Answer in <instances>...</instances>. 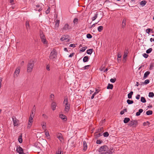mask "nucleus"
I'll use <instances>...</instances> for the list:
<instances>
[{"label": "nucleus", "mask_w": 154, "mask_h": 154, "mask_svg": "<svg viewBox=\"0 0 154 154\" xmlns=\"http://www.w3.org/2000/svg\"><path fill=\"white\" fill-rule=\"evenodd\" d=\"M83 149L85 151L87 149V146L86 142L85 141H84L83 142Z\"/></svg>", "instance_id": "obj_18"}, {"label": "nucleus", "mask_w": 154, "mask_h": 154, "mask_svg": "<svg viewBox=\"0 0 154 154\" xmlns=\"http://www.w3.org/2000/svg\"><path fill=\"white\" fill-rule=\"evenodd\" d=\"M63 106H65L64 110L67 111V98H65L63 102Z\"/></svg>", "instance_id": "obj_9"}, {"label": "nucleus", "mask_w": 154, "mask_h": 154, "mask_svg": "<svg viewBox=\"0 0 154 154\" xmlns=\"http://www.w3.org/2000/svg\"><path fill=\"white\" fill-rule=\"evenodd\" d=\"M152 114V110H148L146 112V114L147 115H150Z\"/></svg>", "instance_id": "obj_35"}, {"label": "nucleus", "mask_w": 154, "mask_h": 154, "mask_svg": "<svg viewBox=\"0 0 154 154\" xmlns=\"http://www.w3.org/2000/svg\"><path fill=\"white\" fill-rule=\"evenodd\" d=\"M56 107V103L54 101H53L51 103V108L54 111Z\"/></svg>", "instance_id": "obj_13"}, {"label": "nucleus", "mask_w": 154, "mask_h": 154, "mask_svg": "<svg viewBox=\"0 0 154 154\" xmlns=\"http://www.w3.org/2000/svg\"><path fill=\"white\" fill-rule=\"evenodd\" d=\"M20 68H17L14 72V76H15L16 75L17 76L18 75L20 72Z\"/></svg>", "instance_id": "obj_12"}, {"label": "nucleus", "mask_w": 154, "mask_h": 154, "mask_svg": "<svg viewBox=\"0 0 154 154\" xmlns=\"http://www.w3.org/2000/svg\"><path fill=\"white\" fill-rule=\"evenodd\" d=\"M50 66L49 65H48L46 66V69L48 70L49 71L50 70Z\"/></svg>", "instance_id": "obj_59"}, {"label": "nucleus", "mask_w": 154, "mask_h": 154, "mask_svg": "<svg viewBox=\"0 0 154 154\" xmlns=\"http://www.w3.org/2000/svg\"><path fill=\"white\" fill-rule=\"evenodd\" d=\"M93 51V50L92 49H90L87 50V53L89 54H91Z\"/></svg>", "instance_id": "obj_30"}, {"label": "nucleus", "mask_w": 154, "mask_h": 154, "mask_svg": "<svg viewBox=\"0 0 154 154\" xmlns=\"http://www.w3.org/2000/svg\"><path fill=\"white\" fill-rule=\"evenodd\" d=\"M50 98H51V101H54V95L53 94H51L50 95Z\"/></svg>", "instance_id": "obj_40"}, {"label": "nucleus", "mask_w": 154, "mask_h": 154, "mask_svg": "<svg viewBox=\"0 0 154 154\" xmlns=\"http://www.w3.org/2000/svg\"><path fill=\"white\" fill-rule=\"evenodd\" d=\"M140 101L141 102L143 103H146V102L145 98L143 97H141Z\"/></svg>", "instance_id": "obj_36"}, {"label": "nucleus", "mask_w": 154, "mask_h": 154, "mask_svg": "<svg viewBox=\"0 0 154 154\" xmlns=\"http://www.w3.org/2000/svg\"><path fill=\"white\" fill-rule=\"evenodd\" d=\"M35 113L31 111V112L30 114V116L34 117Z\"/></svg>", "instance_id": "obj_60"}, {"label": "nucleus", "mask_w": 154, "mask_h": 154, "mask_svg": "<svg viewBox=\"0 0 154 154\" xmlns=\"http://www.w3.org/2000/svg\"><path fill=\"white\" fill-rule=\"evenodd\" d=\"M67 38V35H63L60 38V40L61 41H63L65 40H66Z\"/></svg>", "instance_id": "obj_17"}, {"label": "nucleus", "mask_w": 154, "mask_h": 154, "mask_svg": "<svg viewBox=\"0 0 154 154\" xmlns=\"http://www.w3.org/2000/svg\"><path fill=\"white\" fill-rule=\"evenodd\" d=\"M152 29H149V28H148V29H146V33H147L148 34H149L150 32V31H152Z\"/></svg>", "instance_id": "obj_50"}, {"label": "nucleus", "mask_w": 154, "mask_h": 154, "mask_svg": "<svg viewBox=\"0 0 154 154\" xmlns=\"http://www.w3.org/2000/svg\"><path fill=\"white\" fill-rule=\"evenodd\" d=\"M12 118L14 126H18L19 125V121L16 119L15 116H13Z\"/></svg>", "instance_id": "obj_3"}, {"label": "nucleus", "mask_w": 154, "mask_h": 154, "mask_svg": "<svg viewBox=\"0 0 154 154\" xmlns=\"http://www.w3.org/2000/svg\"><path fill=\"white\" fill-rule=\"evenodd\" d=\"M127 102L128 104H132L134 103V101L132 100H130L128 99L127 100Z\"/></svg>", "instance_id": "obj_37"}, {"label": "nucleus", "mask_w": 154, "mask_h": 154, "mask_svg": "<svg viewBox=\"0 0 154 154\" xmlns=\"http://www.w3.org/2000/svg\"><path fill=\"white\" fill-rule=\"evenodd\" d=\"M32 122H28V125H27L28 128H30L31 127L32 125Z\"/></svg>", "instance_id": "obj_52"}, {"label": "nucleus", "mask_w": 154, "mask_h": 154, "mask_svg": "<svg viewBox=\"0 0 154 154\" xmlns=\"http://www.w3.org/2000/svg\"><path fill=\"white\" fill-rule=\"evenodd\" d=\"M109 134L107 132H105L103 134L104 137H108L109 136Z\"/></svg>", "instance_id": "obj_44"}, {"label": "nucleus", "mask_w": 154, "mask_h": 154, "mask_svg": "<svg viewBox=\"0 0 154 154\" xmlns=\"http://www.w3.org/2000/svg\"><path fill=\"white\" fill-rule=\"evenodd\" d=\"M109 148H108L107 147V150H106V151L105 152H102V153H100V154H105V153L106 152L109 153Z\"/></svg>", "instance_id": "obj_53"}, {"label": "nucleus", "mask_w": 154, "mask_h": 154, "mask_svg": "<svg viewBox=\"0 0 154 154\" xmlns=\"http://www.w3.org/2000/svg\"><path fill=\"white\" fill-rule=\"evenodd\" d=\"M143 110L142 109H140L139 110L138 112H137L136 113V115L137 116H140L141 114L143 112Z\"/></svg>", "instance_id": "obj_20"}, {"label": "nucleus", "mask_w": 154, "mask_h": 154, "mask_svg": "<svg viewBox=\"0 0 154 154\" xmlns=\"http://www.w3.org/2000/svg\"><path fill=\"white\" fill-rule=\"evenodd\" d=\"M87 48V46H85L82 47L81 50H80V51L82 52L84 51Z\"/></svg>", "instance_id": "obj_42"}, {"label": "nucleus", "mask_w": 154, "mask_h": 154, "mask_svg": "<svg viewBox=\"0 0 154 154\" xmlns=\"http://www.w3.org/2000/svg\"><path fill=\"white\" fill-rule=\"evenodd\" d=\"M42 128L45 130H46V123L45 122H43L42 123Z\"/></svg>", "instance_id": "obj_16"}, {"label": "nucleus", "mask_w": 154, "mask_h": 154, "mask_svg": "<svg viewBox=\"0 0 154 154\" xmlns=\"http://www.w3.org/2000/svg\"><path fill=\"white\" fill-rule=\"evenodd\" d=\"M107 149V146L106 145H104L100 147L99 151L101 153H102V152H105Z\"/></svg>", "instance_id": "obj_5"}, {"label": "nucleus", "mask_w": 154, "mask_h": 154, "mask_svg": "<svg viewBox=\"0 0 154 154\" xmlns=\"http://www.w3.org/2000/svg\"><path fill=\"white\" fill-rule=\"evenodd\" d=\"M147 2L145 0H143L141 2H140V4L142 6H144L146 4Z\"/></svg>", "instance_id": "obj_31"}, {"label": "nucleus", "mask_w": 154, "mask_h": 154, "mask_svg": "<svg viewBox=\"0 0 154 154\" xmlns=\"http://www.w3.org/2000/svg\"><path fill=\"white\" fill-rule=\"evenodd\" d=\"M98 12H97L96 14H95L94 16V17L92 18V21L94 20L97 17V15L98 14Z\"/></svg>", "instance_id": "obj_33"}, {"label": "nucleus", "mask_w": 154, "mask_h": 154, "mask_svg": "<svg viewBox=\"0 0 154 154\" xmlns=\"http://www.w3.org/2000/svg\"><path fill=\"white\" fill-rule=\"evenodd\" d=\"M42 116L45 119H47L48 118V116L45 114H43Z\"/></svg>", "instance_id": "obj_63"}, {"label": "nucleus", "mask_w": 154, "mask_h": 154, "mask_svg": "<svg viewBox=\"0 0 154 154\" xmlns=\"http://www.w3.org/2000/svg\"><path fill=\"white\" fill-rule=\"evenodd\" d=\"M138 124V122L136 120H133L131 121L128 124V125L130 126H132L133 127H134V125H135V126L137 125Z\"/></svg>", "instance_id": "obj_6"}, {"label": "nucleus", "mask_w": 154, "mask_h": 154, "mask_svg": "<svg viewBox=\"0 0 154 154\" xmlns=\"http://www.w3.org/2000/svg\"><path fill=\"white\" fill-rule=\"evenodd\" d=\"M116 80V78H114V79H110V82L112 83H114Z\"/></svg>", "instance_id": "obj_46"}, {"label": "nucleus", "mask_w": 154, "mask_h": 154, "mask_svg": "<svg viewBox=\"0 0 154 154\" xmlns=\"http://www.w3.org/2000/svg\"><path fill=\"white\" fill-rule=\"evenodd\" d=\"M89 57L87 56H85L83 58V61L84 62H86L88 60Z\"/></svg>", "instance_id": "obj_22"}, {"label": "nucleus", "mask_w": 154, "mask_h": 154, "mask_svg": "<svg viewBox=\"0 0 154 154\" xmlns=\"http://www.w3.org/2000/svg\"><path fill=\"white\" fill-rule=\"evenodd\" d=\"M149 82V79H146L145 80L144 82H142L141 83L142 84H148Z\"/></svg>", "instance_id": "obj_38"}, {"label": "nucleus", "mask_w": 154, "mask_h": 154, "mask_svg": "<svg viewBox=\"0 0 154 154\" xmlns=\"http://www.w3.org/2000/svg\"><path fill=\"white\" fill-rule=\"evenodd\" d=\"M153 67V65L152 63H151L150 65V67L149 69L150 70H152V68Z\"/></svg>", "instance_id": "obj_55"}, {"label": "nucleus", "mask_w": 154, "mask_h": 154, "mask_svg": "<svg viewBox=\"0 0 154 154\" xmlns=\"http://www.w3.org/2000/svg\"><path fill=\"white\" fill-rule=\"evenodd\" d=\"M150 123L148 121H147L146 122H144L143 124V125L144 126H145L147 125H150Z\"/></svg>", "instance_id": "obj_47"}, {"label": "nucleus", "mask_w": 154, "mask_h": 154, "mask_svg": "<svg viewBox=\"0 0 154 154\" xmlns=\"http://www.w3.org/2000/svg\"><path fill=\"white\" fill-rule=\"evenodd\" d=\"M140 95H139V94H138V95H137L136 96V98L137 100H139V99H140Z\"/></svg>", "instance_id": "obj_62"}, {"label": "nucleus", "mask_w": 154, "mask_h": 154, "mask_svg": "<svg viewBox=\"0 0 154 154\" xmlns=\"http://www.w3.org/2000/svg\"><path fill=\"white\" fill-rule=\"evenodd\" d=\"M18 140L19 142L20 143H21L23 142V140L22 138V135H20L19 136L18 139Z\"/></svg>", "instance_id": "obj_34"}, {"label": "nucleus", "mask_w": 154, "mask_h": 154, "mask_svg": "<svg viewBox=\"0 0 154 154\" xmlns=\"http://www.w3.org/2000/svg\"><path fill=\"white\" fill-rule=\"evenodd\" d=\"M40 38L42 42L44 44H46L47 42L46 39L44 35L43 34L41 35Z\"/></svg>", "instance_id": "obj_7"}, {"label": "nucleus", "mask_w": 154, "mask_h": 154, "mask_svg": "<svg viewBox=\"0 0 154 154\" xmlns=\"http://www.w3.org/2000/svg\"><path fill=\"white\" fill-rule=\"evenodd\" d=\"M121 56H122L121 55V54H120V53H119L118 54V56H117L118 58H121Z\"/></svg>", "instance_id": "obj_64"}, {"label": "nucleus", "mask_w": 154, "mask_h": 154, "mask_svg": "<svg viewBox=\"0 0 154 154\" xmlns=\"http://www.w3.org/2000/svg\"><path fill=\"white\" fill-rule=\"evenodd\" d=\"M103 142V141L100 140H97L96 141V143L97 144H100Z\"/></svg>", "instance_id": "obj_54"}, {"label": "nucleus", "mask_w": 154, "mask_h": 154, "mask_svg": "<svg viewBox=\"0 0 154 154\" xmlns=\"http://www.w3.org/2000/svg\"><path fill=\"white\" fill-rule=\"evenodd\" d=\"M143 56L145 58H147V57H148V55L146 54V53H144V54H143Z\"/></svg>", "instance_id": "obj_58"}, {"label": "nucleus", "mask_w": 154, "mask_h": 154, "mask_svg": "<svg viewBox=\"0 0 154 154\" xmlns=\"http://www.w3.org/2000/svg\"><path fill=\"white\" fill-rule=\"evenodd\" d=\"M102 135V134L100 133H99L97 134H95L94 135V138L96 139H97L99 137Z\"/></svg>", "instance_id": "obj_24"}, {"label": "nucleus", "mask_w": 154, "mask_h": 154, "mask_svg": "<svg viewBox=\"0 0 154 154\" xmlns=\"http://www.w3.org/2000/svg\"><path fill=\"white\" fill-rule=\"evenodd\" d=\"M69 47H72L73 48H75V44H71L69 46Z\"/></svg>", "instance_id": "obj_56"}, {"label": "nucleus", "mask_w": 154, "mask_h": 154, "mask_svg": "<svg viewBox=\"0 0 154 154\" xmlns=\"http://www.w3.org/2000/svg\"><path fill=\"white\" fill-rule=\"evenodd\" d=\"M45 134L47 137H48L49 136V133L48 131H45Z\"/></svg>", "instance_id": "obj_51"}, {"label": "nucleus", "mask_w": 154, "mask_h": 154, "mask_svg": "<svg viewBox=\"0 0 154 154\" xmlns=\"http://www.w3.org/2000/svg\"><path fill=\"white\" fill-rule=\"evenodd\" d=\"M150 73V72L148 71L145 72L144 74L143 77V79H145L146 78L148 77V75H149Z\"/></svg>", "instance_id": "obj_19"}, {"label": "nucleus", "mask_w": 154, "mask_h": 154, "mask_svg": "<svg viewBox=\"0 0 154 154\" xmlns=\"http://www.w3.org/2000/svg\"><path fill=\"white\" fill-rule=\"evenodd\" d=\"M57 52L55 49L51 51L49 56V60L53 61H55L57 57Z\"/></svg>", "instance_id": "obj_1"}, {"label": "nucleus", "mask_w": 154, "mask_h": 154, "mask_svg": "<svg viewBox=\"0 0 154 154\" xmlns=\"http://www.w3.org/2000/svg\"><path fill=\"white\" fill-rule=\"evenodd\" d=\"M154 96V93L152 92H149V97H153Z\"/></svg>", "instance_id": "obj_41"}, {"label": "nucleus", "mask_w": 154, "mask_h": 154, "mask_svg": "<svg viewBox=\"0 0 154 154\" xmlns=\"http://www.w3.org/2000/svg\"><path fill=\"white\" fill-rule=\"evenodd\" d=\"M87 38H92V35L89 33L87 35Z\"/></svg>", "instance_id": "obj_48"}, {"label": "nucleus", "mask_w": 154, "mask_h": 154, "mask_svg": "<svg viewBox=\"0 0 154 154\" xmlns=\"http://www.w3.org/2000/svg\"><path fill=\"white\" fill-rule=\"evenodd\" d=\"M34 117L30 116L29 117V120H28V122H33V118Z\"/></svg>", "instance_id": "obj_32"}, {"label": "nucleus", "mask_w": 154, "mask_h": 154, "mask_svg": "<svg viewBox=\"0 0 154 154\" xmlns=\"http://www.w3.org/2000/svg\"><path fill=\"white\" fill-rule=\"evenodd\" d=\"M133 94V92L132 91H131L129 94H128V98L129 99H131L132 98V96Z\"/></svg>", "instance_id": "obj_25"}, {"label": "nucleus", "mask_w": 154, "mask_h": 154, "mask_svg": "<svg viewBox=\"0 0 154 154\" xmlns=\"http://www.w3.org/2000/svg\"><path fill=\"white\" fill-rule=\"evenodd\" d=\"M113 86L112 84L109 83L107 87V89H113Z\"/></svg>", "instance_id": "obj_21"}, {"label": "nucleus", "mask_w": 154, "mask_h": 154, "mask_svg": "<svg viewBox=\"0 0 154 154\" xmlns=\"http://www.w3.org/2000/svg\"><path fill=\"white\" fill-rule=\"evenodd\" d=\"M126 19H124L123 20L122 23V28H124L125 27V26L126 25Z\"/></svg>", "instance_id": "obj_26"}, {"label": "nucleus", "mask_w": 154, "mask_h": 154, "mask_svg": "<svg viewBox=\"0 0 154 154\" xmlns=\"http://www.w3.org/2000/svg\"><path fill=\"white\" fill-rule=\"evenodd\" d=\"M60 23V20H57L55 22V24L54 26V28L55 29H57Z\"/></svg>", "instance_id": "obj_11"}, {"label": "nucleus", "mask_w": 154, "mask_h": 154, "mask_svg": "<svg viewBox=\"0 0 154 154\" xmlns=\"http://www.w3.org/2000/svg\"><path fill=\"white\" fill-rule=\"evenodd\" d=\"M152 49V48H149L146 51V53L147 54H149L151 52Z\"/></svg>", "instance_id": "obj_45"}, {"label": "nucleus", "mask_w": 154, "mask_h": 154, "mask_svg": "<svg viewBox=\"0 0 154 154\" xmlns=\"http://www.w3.org/2000/svg\"><path fill=\"white\" fill-rule=\"evenodd\" d=\"M99 92V91H98L97 90H96V91L94 93V94L92 95V96L91 97V99H93L94 98L96 94H97Z\"/></svg>", "instance_id": "obj_27"}, {"label": "nucleus", "mask_w": 154, "mask_h": 154, "mask_svg": "<svg viewBox=\"0 0 154 154\" xmlns=\"http://www.w3.org/2000/svg\"><path fill=\"white\" fill-rule=\"evenodd\" d=\"M17 151L20 154L23 153V149L20 146H17Z\"/></svg>", "instance_id": "obj_8"}, {"label": "nucleus", "mask_w": 154, "mask_h": 154, "mask_svg": "<svg viewBox=\"0 0 154 154\" xmlns=\"http://www.w3.org/2000/svg\"><path fill=\"white\" fill-rule=\"evenodd\" d=\"M102 131H103V127H101V128H100L98 129H97L96 130V132L95 133V134L97 133L98 132H100Z\"/></svg>", "instance_id": "obj_23"}, {"label": "nucleus", "mask_w": 154, "mask_h": 154, "mask_svg": "<svg viewBox=\"0 0 154 154\" xmlns=\"http://www.w3.org/2000/svg\"><path fill=\"white\" fill-rule=\"evenodd\" d=\"M130 121V119L128 118H125L124 120V122L125 123H127Z\"/></svg>", "instance_id": "obj_29"}, {"label": "nucleus", "mask_w": 154, "mask_h": 154, "mask_svg": "<svg viewBox=\"0 0 154 154\" xmlns=\"http://www.w3.org/2000/svg\"><path fill=\"white\" fill-rule=\"evenodd\" d=\"M34 63L33 60H30L29 62L27 65V71L28 72H31L34 66Z\"/></svg>", "instance_id": "obj_2"}, {"label": "nucleus", "mask_w": 154, "mask_h": 154, "mask_svg": "<svg viewBox=\"0 0 154 154\" xmlns=\"http://www.w3.org/2000/svg\"><path fill=\"white\" fill-rule=\"evenodd\" d=\"M25 25L26 29L27 31L30 29V26L29 24V22L28 21H26V22Z\"/></svg>", "instance_id": "obj_14"}, {"label": "nucleus", "mask_w": 154, "mask_h": 154, "mask_svg": "<svg viewBox=\"0 0 154 154\" xmlns=\"http://www.w3.org/2000/svg\"><path fill=\"white\" fill-rule=\"evenodd\" d=\"M98 30L99 32H101L103 29V27L102 26H99L98 28Z\"/></svg>", "instance_id": "obj_39"}, {"label": "nucleus", "mask_w": 154, "mask_h": 154, "mask_svg": "<svg viewBox=\"0 0 154 154\" xmlns=\"http://www.w3.org/2000/svg\"><path fill=\"white\" fill-rule=\"evenodd\" d=\"M127 52L125 53V52L124 55L123 56V61H125L124 62H125L126 61V58L127 57Z\"/></svg>", "instance_id": "obj_28"}, {"label": "nucleus", "mask_w": 154, "mask_h": 154, "mask_svg": "<svg viewBox=\"0 0 154 154\" xmlns=\"http://www.w3.org/2000/svg\"><path fill=\"white\" fill-rule=\"evenodd\" d=\"M59 117L62 119L63 121L64 122L66 121L67 120L66 116L63 114H60L59 115Z\"/></svg>", "instance_id": "obj_10"}, {"label": "nucleus", "mask_w": 154, "mask_h": 154, "mask_svg": "<svg viewBox=\"0 0 154 154\" xmlns=\"http://www.w3.org/2000/svg\"><path fill=\"white\" fill-rule=\"evenodd\" d=\"M32 111L35 113V106H34V107H33Z\"/></svg>", "instance_id": "obj_61"}, {"label": "nucleus", "mask_w": 154, "mask_h": 154, "mask_svg": "<svg viewBox=\"0 0 154 154\" xmlns=\"http://www.w3.org/2000/svg\"><path fill=\"white\" fill-rule=\"evenodd\" d=\"M109 152H106L105 153V154H110L112 153L114 151V149H113V147H110V148H109Z\"/></svg>", "instance_id": "obj_15"}, {"label": "nucleus", "mask_w": 154, "mask_h": 154, "mask_svg": "<svg viewBox=\"0 0 154 154\" xmlns=\"http://www.w3.org/2000/svg\"><path fill=\"white\" fill-rule=\"evenodd\" d=\"M57 138L60 140V141H62V140L63 139L62 137L61 134L57 136Z\"/></svg>", "instance_id": "obj_49"}, {"label": "nucleus", "mask_w": 154, "mask_h": 154, "mask_svg": "<svg viewBox=\"0 0 154 154\" xmlns=\"http://www.w3.org/2000/svg\"><path fill=\"white\" fill-rule=\"evenodd\" d=\"M78 19L77 18H75L74 19V20H73V23H74V24H75V23H77L78 22Z\"/></svg>", "instance_id": "obj_43"}, {"label": "nucleus", "mask_w": 154, "mask_h": 154, "mask_svg": "<svg viewBox=\"0 0 154 154\" xmlns=\"http://www.w3.org/2000/svg\"><path fill=\"white\" fill-rule=\"evenodd\" d=\"M90 66L89 65H87V66H85L83 68L84 69H88V67H89V66Z\"/></svg>", "instance_id": "obj_57"}, {"label": "nucleus", "mask_w": 154, "mask_h": 154, "mask_svg": "<svg viewBox=\"0 0 154 154\" xmlns=\"http://www.w3.org/2000/svg\"><path fill=\"white\" fill-rule=\"evenodd\" d=\"M40 146L41 144L40 143H35L34 144V147L36 148V151L37 152H40L41 151Z\"/></svg>", "instance_id": "obj_4"}]
</instances>
